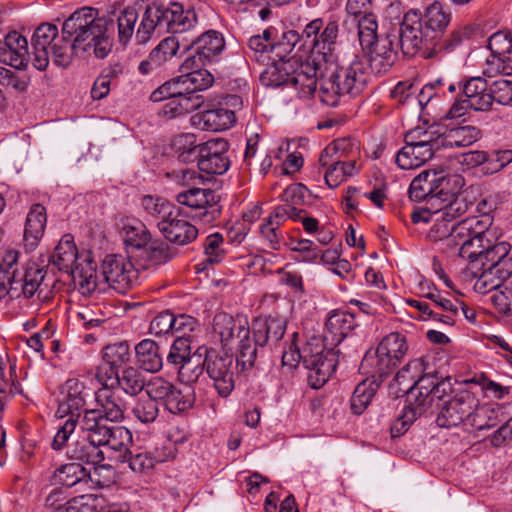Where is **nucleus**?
<instances>
[{"mask_svg": "<svg viewBox=\"0 0 512 512\" xmlns=\"http://www.w3.org/2000/svg\"><path fill=\"white\" fill-rule=\"evenodd\" d=\"M112 43L107 36V21L98 17L92 7H82L73 12L62 25V34L56 25L43 23L32 36V65L45 71L52 57L59 67L70 65L74 53L93 51L97 58H105L111 51Z\"/></svg>", "mask_w": 512, "mask_h": 512, "instance_id": "f257e3e1", "label": "nucleus"}, {"mask_svg": "<svg viewBox=\"0 0 512 512\" xmlns=\"http://www.w3.org/2000/svg\"><path fill=\"white\" fill-rule=\"evenodd\" d=\"M370 75L367 64L355 57L346 66L333 63L331 71L324 77L318 90V96L324 104L334 107L344 94L356 96L367 86Z\"/></svg>", "mask_w": 512, "mask_h": 512, "instance_id": "f03ea898", "label": "nucleus"}, {"mask_svg": "<svg viewBox=\"0 0 512 512\" xmlns=\"http://www.w3.org/2000/svg\"><path fill=\"white\" fill-rule=\"evenodd\" d=\"M51 262L60 271L72 277L83 295H92L97 289L101 290L96 264L88 255H78L76 246L68 235L64 236L55 247Z\"/></svg>", "mask_w": 512, "mask_h": 512, "instance_id": "7ed1b4c3", "label": "nucleus"}, {"mask_svg": "<svg viewBox=\"0 0 512 512\" xmlns=\"http://www.w3.org/2000/svg\"><path fill=\"white\" fill-rule=\"evenodd\" d=\"M87 393L84 384L78 379H68L61 390L56 415L59 418H68L59 426L54 436L52 447L61 450L68 442L70 436L76 429L81 411L86 404Z\"/></svg>", "mask_w": 512, "mask_h": 512, "instance_id": "20e7f679", "label": "nucleus"}, {"mask_svg": "<svg viewBox=\"0 0 512 512\" xmlns=\"http://www.w3.org/2000/svg\"><path fill=\"white\" fill-rule=\"evenodd\" d=\"M408 351L406 337L398 332L390 333L379 343L374 353L368 352L360 365V369L380 381L388 376L405 357Z\"/></svg>", "mask_w": 512, "mask_h": 512, "instance_id": "39448f33", "label": "nucleus"}, {"mask_svg": "<svg viewBox=\"0 0 512 512\" xmlns=\"http://www.w3.org/2000/svg\"><path fill=\"white\" fill-rule=\"evenodd\" d=\"M399 42L402 52L407 56L423 52L425 58H431L436 54L437 45L428 35L418 10L411 9L404 14L400 23Z\"/></svg>", "mask_w": 512, "mask_h": 512, "instance_id": "423d86ee", "label": "nucleus"}, {"mask_svg": "<svg viewBox=\"0 0 512 512\" xmlns=\"http://www.w3.org/2000/svg\"><path fill=\"white\" fill-rule=\"evenodd\" d=\"M300 352L303 366L308 370L310 386L314 389L322 387L336 369V353L332 350L325 351L323 344L317 339L307 342Z\"/></svg>", "mask_w": 512, "mask_h": 512, "instance_id": "0eeeda50", "label": "nucleus"}, {"mask_svg": "<svg viewBox=\"0 0 512 512\" xmlns=\"http://www.w3.org/2000/svg\"><path fill=\"white\" fill-rule=\"evenodd\" d=\"M451 182L457 188L464 185V179L458 175L447 176L442 171H422L412 180L409 187V197L417 202L426 200L429 209H432L441 200L444 190Z\"/></svg>", "mask_w": 512, "mask_h": 512, "instance_id": "6e6552de", "label": "nucleus"}, {"mask_svg": "<svg viewBox=\"0 0 512 512\" xmlns=\"http://www.w3.org/2000/svg\"><path fill=\"white\" fill-rule=\"evenodd\" d=\"M95 400L96 408L84 410L80 421L81 429H92V427L107 425L106 421L118 422L124 419L125 401L111 389L98 390Z\"/></svg>", "mask_w": 512, "mask_h": 512, "instance_id": "1a4fd4ad", "label": "nucleus"}, {"mask_svg": "<svg viewBox=\"0 0 512 512\" xmlns=\"http://www.w3.org/2000/svg\"><path fill=\"white\" fill-rule=\"evenodd\" d=\"M103 282H99L101 290L104 291V284L118 293L125 294L129 289L138 284L139 271L133 263L123 255L110 254L105 256L101 265Z\"/></svg>", "mask_w": 512, "mask_h": 512, "instance_id": "9d476101", "label": "nucleus"}, {"mask_svg": "<svg viewBox=\"0 0 512 512\" xmlns=\"http://www.w3.org/2000/svg\"><path fill=\"white\" fill-rule=\"evenodd\" d=\"M179 204L195 211L193 217L204 225L214 223L222 213L220 196L211 189L190 188L176 196Z\"/></svg>", "mask_w": 512, "mask_h": 512, "instance_id": "9b49d317", "label": "nucleus"}, {"mask_svg": "<svg viewBox=\"0 0 512 512\" xmlns=\"http://www.w3.org/2000/svg\"><path fill=\"white\" fill-rule=\"evenodd\" d=\"M204 366L219 396L226 398L234 389L233 357L204 349Z\"/></svg>", "mask_w": 512, "mask_h": 512, "instance_id": "f8f14e48", "label": "nucleus"}, {"mask_svg": "<svg viewBox=\"0 0 512 512\" xmlns=\"http://www.w3.org/2000/svg\"><path fill=\"white\" fill-rule=\"evenodd\" d=\"M477 405V397L469 390H461L440 408L436 424L441 428L466 427L472 409Z\"/></svg>", "mask_w": 512, "mask_h": 512, "instance_id": "ddd939ff", "label": "nucleus"}, {"mask_svg": "<svg viewBox=\"0 0 512 512\" xmlns=\"http://www.w3.org/2000/svg\"><path fill=\"white\" fill-rule=\"evenodd\" d=\"M228 150L229 143L223 138L210 139L201 143L197 159L198 168L207 174L225 173L230 166Z\"/></svg>", "mask_w": 512, "mask_h": 512, "instance_id": "4468645a", "label": "nucleus"}, {"mask_svg": "<svg viewBox=\"0 0 512 512\" xmlns=\"http://www.w3.org/2000/svg\"><path fill=\"white\" fill-rule=\"evenodd\" d=\"M213 331L223 348L232 350L239 340L249 334L250 328L247 318L243 316L233 317L227 313H219L214 316Z\"/></svg>", "mask_w": 512, "mask_h": 512, "instance_id": "2eb2a0df", "label": "nucleus"}, {"mask_svg": "<svg viewBox=\"0 0 512 512\" xmlns=\"http://www.w3.org/2000/svg\"><path fill=\"white\" fill-rule=\"evenodd\" d=\"M193 45L196 47V54L183 62L182 69L204 66L216 59L225 48V40L220 32L209 30L197 37Z\"/></svg>", "mask_w": 512, "mask_h": 512, "instance_id": "dca6fc26", "label": "nucleus"}, {"mask_svg": "<svg viewBox=\"0 0 512 512\" xmlns=\"http://www.w3.org/2000/svg\"><path fill=\"white\" fill-rule=\"evenodd\" d=\"M511 245L508 242L501 241L492 244L490 239L481 241V247L475 248V257L469 259V270L475 273L477 266L491 269H505Z\"/></svg>", "mask_w": 512, "mask_h": 512, "instance_id": "f3484780", "label": "nucleus"}, {"mask_svg": "<svg viewBox=\"0 0 512 512\" xmlns=\"http://www.w3.org/2000/svg\"><path fill=\"white\" fill-rule=\"evenodd\" d=\"M157 227L168 242L180 246L193 242L198 236V229L176 210L167 219L158 221Z\"/></svg>", "mask_w": 512, "mask_h": 512, "instance_id": "a211bd4d", "label": "nucleus"}, {"mask_svg": "<svg viewBox=\"0 0 512 512\" xmlns=\"http://www.w3.org/2000/svg\"><path fill=\"white\" fill-rule=\"evenodd\" d=\"M459 91L466 97L470 109L477 112H488L492 109L490 95V81L481 76L462 79L459 82Z\"/></svg>", "mask_w": 512, "mask_h": 512, "instance_id": "6ab92c4d", "label": "nucleus"}, {"mask_svg": "<svg viewBox=\"0 0 512 512\" xmlns=\"http://www.w3.org/2000/svg\"><path fill=\"white\" fill-rule=\"evenodd\" d=\"M82 431H91L92 439H96V443L100 448L106 447L116 452H119V460L122 461L124 456L128 453V445L132 441L131 432L122 426H108L100 425L92 427V429H81Z\"/></svg>", "mask_w": 512, "mask_h": 512, "instance_id": "aec40b11", "label": "nucleus"}, {"mask_svg": "<svg viewBox=\"0 0 512 512\" xmlns=\"http://www.w3.org/2000/svg\"><path fill=\"white\" fill-rule=\"evenodd\" d=\"M255 342L259 347H275L286 331V321L279 317H258L252 322Z\"/></svg>", "mask_w": 512, "mask_h": 512, "instance_id": "412c9836", "label": "nucleus"}, {"mask_svg": "<svg viewBox=\"0 0 512 512\" xmlns=\"http://www.w3.org/2000/svg\"><path fill=\"white\" fill-rule=\"evenodd\" d=\"M367 50L369 51V67L375 74L388 72L397 60V51L392 35L381 36Z\"/></svg>", "mask_w": 512, "mask_h": 512, "instance_id": "4be33fe9", "label": "nucleus"}, {"mask_svg": "<svg viewBox=\"0 0 512 512\" xmlns=\"http://www.w3.org/2000/svg\"><path fill=\"white\" fill-rule=\"evenodd\" d=\"M32 59L26 37L17 31L9 32L4 38L3 63L16 70H25Z\"/></svg>", "mask_w": 512, "mask_h": 512, "instance_id": "5701e85b", "label": "nucleus"}, {"mask_svg": "<svg viewBox=\"0 0 512 512\" xmlns=\"http://www.w3.org/2000/svg\"><path fill=\"white\" fill-rule=\"evenodd\" d=\"M421 20L428 35H431L437 45L452 20V13L449 7L439 1H434L421 13Z\"/></svg>", "mask_w": 512, "mask_h": 512, "instance_id": "b1692460", "label": "nucleus"}, {"mask_svg": "<svg viewBox=\"0 0 512 512\" xmlns=\"http://www.w3.org/2000/svg\"><path fill=\"white\" fill-rule=\"evenodd\" d=\"M83 432L86 433L85 436L79 437L67 445L66 455L73 460L97 465L104 460V452L96 443V439H92L91 431Z\"/></svg>", "mask_w": 512, "mask_h": 512, "instance_id": "393cba45", "label": "nucleus"}, {"mask_svg": "<svg viewBox=\"0 0 512 512\" xmlns=\"http://www.w3.org/2000/svg\"><path fill=\"white\" fill-rule=\"evenodd\" d=\"M433 157L432 152H429V148L421 146L416 141V133H407L405 137V145L396 155L397 165L404 170L414 169Z\"/></svg>", "mask_w": 512, "mask_h": 512, "instance_id": "a878e982", "label": "nucleus"}, {"mask_svg": "<svg viewBox=\"0 0 512 512\" xmlns=\"http://www.w3.org/2000/svg\"><path fill=\"white\" fill-rule=\"evenodd\" d=\"M165 29L172 34L184 33L197 24L194 10H184L180 3H172L169 7L162 6Z\"/></svg>", "mask_w": 512, "mask_h": 512, "instance_id": "bb28decb", "label": "nucleus"}, {"mask_svg": "<svg viewBox=\"0 0 512 512\" xmlns=\"http://www.w3.org/2000/svg\"><path fill=\"white\" fill-rule=\"evenodd\" d=\"M177 249L170 247L166 242L160 239H151L149 243L139 253L135 254V259L143 268H150L165 264L177 256Z\"/></svg>", "mask_w": 512, "mask_h": 512, "instance_id": "cd10ccee", "label": "nucleus"}, {"mask_svg": "<svg viewBox=\"0 0 512 512\" xmlns=\"http://www.w3.org/2000/svg\"><path fill=\"white\" fill-rule=\"evenodd\" d=\"M235 121V111L223 106L204 110L193 116V123L208 131L229 129Z\"/></svg>", "mask_w": 512, "mask_h": 512, "instance_id": "c85d7f7f", "label": "nucleus"}, {"mask_svg": "<svg viewBox=\"0 0 512 512\" xmlns=\"http://www.w3.org/2000/svg\"><path fill=\"white\" fill-rule=\"evenodd\" d=\"M47 223L46 208L37 203L31 206L25 222L24 246L34 250L42 239Z\"/></svg>", "mask_w": 512, "mask_h": 512, "instance_id": "c756f323", "label": "nucleus"}, {"mask_svg": "<svg viewBox=\"0 0 512 512\" xmlns=\"http://www.w3.org/2000/svg\"><path fill=\"white\" fill-rule=\"evenodd\" d=\"M452 228L447 248L463 259H473L475 248L481 247V240L473 239L463 220L454 223Z\"/></svg>", "mask_w": 512, "mask_h": 512, "instance_id": "7c9ffc66", "label": "nucleus"}, {"mask_svg": "<svg viewBox=\"0 0 512 512\" xmlns=\"http://www.w3.org/2000/svg\"><path fill=\"white\" fill-rule=\"evenodd\" d=\"M472 206L467 192L455 193L453 191H445L441 196V200L433 208L439 217L446 218L453 222L456 218L463 216Z\"/></svg>", "mask_w": 512, "mask_h": 512, "instance_id": "2f4dec72", "label": "nucleus"}, {"mask_svg": "<svg viewBox=\"0 0 512 512\" xmlns=\"http://www.w3.org/2000/svg\"><path fill=\"white\" fill-rule=\"evenodd\" d=\"M319 163L326 168L324 178L330 188H336L348 177L356 175L361 167L359 162L354 160L341 162L340 160L324 158L323 155H320Z\"/></svg>", "mask_w": 512, "mask_h": 512, "instance_id": "473e14b6", "label": "nucleus"}, {"mask_svg": "<svg viewBox=\"0 0 512 512\" xmlns=\"http://www.w3.org/2000/svg\"><path fill=\"white\" fill-rule=\"evenodd\" d=\"M135 361L138 368L156 373L163 367V353L157 342L143 339L135 346Z\"/></svg>", "mask_w": 512, "mask_h": 512, "instance_id": "72a5a7b5", "label": "nucleus"}, {"mask_svg": "<svg viewBox=\"0 0 512 512\" xmlns=\"http://www.w3.org/2000/svg\"><path fill=\"white\" fill-rule=\"evenodd\" d=\"M165 29L162 6L148 5L140 17L135 39L139 44H146L157 30Z\"/></svg>", "mask_w": 512, "mask_h": 512, "instance_id": "f704fd0d", "label": "nucleus"}, {"mask_svg": "<svg viewBox=\"0 0 512 512\" xmlns=\"http://www.w3.org/2000/svg\"><path fill=\"white\" fill-rule=\"evenodd\" d=\"M475 272L476 274H472L477 278L474 283V290L476 292L486 294L501 287H504L509 292L508 269H491L477 266Z\"/></svg>", "mask_w": 512, "mask_h": 512, "instance_id": "c9c22d12", "label": "nucleus"}, {"mask_svg": "<svg viewBox=\"0 0 512 512\" xmlns=\"http://www.w3.org/2000/svg\"><path fill=\"white\" fill-rule=\"evenodd\" d=\"M501 416L502 412L500 407L489 404L480 405L477 399V405L472 409V413L469 415L466 428L476 431L491 429L502 422L503 418Z\"/></svg>", "mask_w": 512, "mask_h": 512, "instance_id": "e433bc0d", "label": "nucleus"}, {"mask_svg": "<svg viewBox=\"0 0 512 512\" xmlns=\"http://www.w3.org/2000/svg\"><path fill=\"white\" fill-rule=\"evenodd\" d=\"M53 485L73 487L88 485L91 481L90 473L80 463H68L57 468L51 478Z\"/></svg>", "mask_w": 512, "mask_h": 512, "instance_id": "4c0bfd02", "label": "nucleus"}, {"mask_svg": "<svg viewBox=\"0 0 512 512\" xmlns=\"http://www.w3.org/2000/svg\"><path fill=\"white\" fill-rule=\"evenodd\" d=\"M122 235L125 244L131 248V253L135 258V254L143 249L152 239L150 231L139 220L127 219L123 223Z\"/></svg>", "mask_w": 512, "mask_h": 512, "instance_id": "58836bf2", "label": "nucleus"}, {"mask_svg": "<svg viewBox=\"0 0 512 512\" xmlns=\"http://www.w3.org/2000/svg\"><path fill=\"white\" fill-rule=\"evenodd\" d=\"M174 458V453L170 449L168 454H153L146 450H129L128 453L122 459V462H127L129 467L134 472H145L152 469L156 463H161Z\"/></svg>", "mask_w": 512, "mask_h": 512, "instance_id": "ea45409f", "label": "nucleus"}, {"mask_svg": "<svg viewBox=\"0 0 512 512\" xmlns=\"http://www.w3.org/2000/svg\"><path fill=\"white\" fill-rule=\"evenodd\" d=\"M324 158L340 160L341 162L354 160L358 162L360 149L358 142L354 138L344 137L333 140L321 152Z\"/></svg>", "mask_w": 512, "mask_h": 512, "instance_id": "a19ab883", "label": "nucleus"}, {"mask_svg": "<svg viewBox=\"0 0 512 512\" xmlns=\"http://www.w3.org/2000/svg\"><path fill=\"white\" fill-rule=\"evenodd\" d=\"M201 143L197 142V136L193 133H180L171 140V149L177 159L183 163L197 161L200 154Z\"/></svg>", "mask_w": 512, "mask_h": 512, "instance_id": "79ce46f5", "label": "nucleus"}, {"mask_svg": "<svg viewBox=\"0 0 512 512\" xmlns=\"http://www.w3.org/2000/svg\"><path fill=\"white\" fill-rule=\"evenodd\" d=\"M294 59L295 56L288 61H274L261 73V83L267 87L290 86L291 73L289 70L293 67L290 62Z\"/></svg>", "mask_w": 512, "mask_h": 512, "instance_id": "37998d69", "label": "nucleus"}, {"mask_svg": "<svg viewBox=\"0 0 512 512\" xmlns=\"http://www.w3.org/2000/svg\"><path fill=\"white\" fill-rule=\"evenodd\" d=\"M481 137V131L475 126L465 125L448 128L444 136V148H461L475 143Z\"/></svg>", "mask_w": 512, "mask_h": 512, "instance_id": "c03bdc74", "label": "nucleus"}, {"mask_svg": "<svg viewBox=\"0 0 512 512\" xmlns=\"http://www.w3.org/2000/svg\"><path fill=\"white\" fill-rule=\"evenodd\" d=\"M203 102L202 96L180 95L168 100L162 107V113L167 118H177L195 111Z\"/></svg>", "mask_w": 512, "mask_h": 512, "instance_id": "a18cd8bd", "label": "nucleus"}, {"mask_svg": "<svg viewBox=\"0 0 512 512\" xmlns=\"http://www.w3.org/2000/svg\"><path fill=\"white\" fill-rule=\"evenodd\" d=\"M333 63L326 60L325 56L320 55L318 52L310 51L309 55L304 61H300L299 67L294 71L301 73L308 78L320 79V84L324 77H327Z\"/></svg>", "mask_w": 512, "mask_h": 512, "instance_id": "49530a36", "label": "nucleus"}, {"mask_svg": "<svg viewBox=\"0 0 512 512\" xmlns=\"http://www.w3.org/2000/svg\"><path fill=\"white\" fill-rule=\"evenodd\" d=\"M201 67L202 66H195L193 68L184 69L187 72L181 75L182 84H184L188 96L192 94H194V96H201L198 92L209 88L214 81L212 74Z\"/></svg>", "mask_w": 512, "mask_h": 512, "instance_id": "de8ad7c7", "label": "nucleus"}, {"mask_svg": "<svg viewBox=\"0 0 512 512\" xmlns=\"http://www.w3.org/2000/svg\"><path fill=\"white\" fill-rule=\"evenodd\" d=\"M381 382L378 377L361 381L354 389L351 397V409L354 414L360 415L370 404Z\"/></svg>", "mask_w": 512, "mask_h": 512, "instance_id": "09e8293b", "label": "nucleus"}, {"mask_svg": "<svg viewBox=\"0 0 512 512\" xmlns=\"http://www.w3.org/2000/svg\"><path fill=\"white\" fill-rule=\"evenodd\" d=\"M322 29L320 35H318L319 38L316 41V46H312L310 51L318 52L320 55L325 56L326 60L333 63V51L338 39L339 25L337 21L332 20L325 27L323 26Z\"/></svg>", "mask_w": 512, "mask_h": 512, "instance_id": "8fccbe9b", "label": "nucleus"}, {"mask_svg": "<svg viewBox=\"0 0 512 512\" xmlns=\"http://www.w3.org/2000/svg\"><path fill=\"white\" fill-rule=\"evenodd\" d=\"M44 280V272L42 269L37 267H30L26 270L22 279L10 281L8 287H18L20 296L23 295L25 298H31L36 293L38 296L42 293L40 288Z\"/></svg>", "mask_w": 512, "mask_h": 512, "instance_id": "3c124183", "label": "nucleus"}, {"mask_svg": "<svg viewBox=\"0 0 512 512\" xmlns=\"http://www.w3.org/2000/svg\"><path fill=\"white\" fill-rule=\"evenodd\" d=\"M432 391L433 389L417 388L415 385H411L409 388H401V392L407 394L409 404L406 408L414 413L411 416L408 415L410 419L421 416L431 406L433 403Z\"/></svg>", "mask_w": 512, "mask_h": 512, "instance_id": "603ef678", "label": "nucleus"}, {"mask_svg": "<svg viewBox=\"0 0 512 512\" xmlns=\"http://www.w3.org/2000/svg\"><path fill=\"white\" fill-rule=\"evenodd\" d=\"M432 391L433 389L417 388L415 385H411L409 388H401V392L407 394L409 404L406 408L414 413L411 416L408 415L410 419L421 416L431 406L433 403Z\"/></svg>", "mask_w": 512, "mask_h": 512, "instance_id": "864d4df0", "label": "nucleus"}, {"mask_svg": "<svg viewBox=\"0 0 512 512\" xmlns=\"http://www.w3.org/2000/svg\"><path fill=\"white\" fill-rule=\"evenodd\" d=\"M326 330L338 341L342 340L356 326L354 315L346 311L332 312L325 323Z\"/></svg>", "mask_w": 512, "mask_h": 512, "instance_id": "5fc2aeb1", "label": "nucleus"}, {"mask_svg": "<svg viewBox=\"0 0 512 512\" xmlns=\"http://www.w3.org/2000/svg\"><path fill=\"white\" fill-rule=\"evenodd\" d=\"M236 364L242 371L251 369L258 355L262 352L263 347L255 342L254 337H250V333L237 343L236 347Z\"/></svg>", "mask_w": 512, "mask_h": 512, "instance_id": "6e6d98bb", "label": "nucleus"}, {"mask_svg": "<svg viewBox=\"0 0 512 512\" xmlns=\"http://www.w3.org/2000/svg\"><path fill=\"white\" fill-rule=\"evenodd\" d=\"M194 402L195 393L191 386H186L184 389H178L174 386L164 405L169 412L178 414L192 408Z\"/></svg>", "mask_w": 512, "mask_h": 512, "instance_id": "4d7b16f0", "label": "nucleus"}, {"mask_svg": "<svg viewBox=\"0 0 512 512\" xmlns=\"http://www.w3.org/2000/svg\"><path fill=\"white\" fill-rule=\"evenodd\" d=\"M140 368L127 366L119 372L118 384L126 394L137 395L139 394L146 385V379Z\"/></svg>", "mask_w": 512, "mask_h": 512, "instance_id": "13d9d810", "label": "nucleus"}, {"mask_svg": "<svg viewBox=\"0 0 512 512\" xmlns=\"http://www.w3.org/2000/svg\"><path fill=\"white\" fill-rule=\"evenodd\" d=\"M205 347H200L197 353L192 356L191 359L184 362V364L178 367V378L182 383L187 386L197 382L199 377L202 375L204 366V360L202 361V354H204Z\"/></svg>", "mask_w": 512, "mask_h": 512, "instance_id": "bf43d9fd", "label": "nucleus"}, {"mask_svg": "<svg viewBox=\"0 0 512 512\" xmlns=\"http://www.w3.org/2000/svg\"><path fill=\"white\" fill-rule=\"evenodd\" d=\"M353 22H356L358 27L359 42L363 50L371 48L376 40L380 37L377 35V20L376 16L369 13L362 16Z\"/></svg>", "mask_w": 512, "mask_h": 512, "instance_id": "052dcab7", "label": "nucleus"}, {"mask_svg": "<svg viewBox=\"0 0 512 512\" xmlns=\"http://www.w3.org/2000/svg\"><path fill=\"white\" fill-rule=\"evenodd\" d=\"M300 40L301 36L296 30L285 31L276 41L272 37L271 53L278 60L287 61L286 58L291 55Z\"/></svg>", "mask_w": 512, "mask_h": 512, "instance_id": "680f3d73", "label": "nucleus"}, {"mask_svg": "<svg viewBox=\"0 0 512 512\" xmlns=\"http://www.w3.org/2000/svg\"><path fill=\"white\" fill-rule=\"evenodd\" d=\"M139 14L134 7L128 6L122 9L117 16L118 38L123 44H127L135 31Z\"/></svg>", "mask_w": 512, "mask_h": 512, "instance_id": "e2e57ef3", "label": "nucleus"}, {"mask_svg": "<svg viewBox=\"0 0 512 512\" xmlns=\"http://www.w3.org/2000/svg\"><path fill=\"white\" fill-rule=\"evenodd\" d=\"M426 371L425 363L422 358H416L404 365L395 375L394 380L401 388H409L414 385L419 376Z\"/></svg>", "mask_w": 512, "mask_h": 512, "instance_id": "0e129e2a", "label": "nucleus"}, {"mask_svg": "<svg viewBox=\"0 0 512 512\" xmlns=\"http://www.w3.org/2000/svg\"><path fill=\"white\" fill-rule=\"evenodd\" d=\"M130 360L129 344L125 341L109 344L103 349V362L119 369Z\"/></svg>", "mask_w": 512, "mask_h": 512, "instance_id": "69168bd1", "label": "nucleus"}, {"mask_svg": "<svg viewBox=\"0 0 512 512\" xmlns=\"http://www.w3.org/2000/svg\"><path fill=\"white\" fill-rule=\"evenodd\" d=\"M480 216H468L463 219L468 231L473 239L482 240L489 239V227L492 225V217L483 208H480Z\"/></svg>", "mask_w": 512, "mask_h": 512, "instance_id": "338daca9", "label": "nucleus"}, {"mask_svg": "<svg viewBox=\"0 0 512 512\" xmlns=\"http://www.w3.org/2000/svg\"><path fill=\"white\" fill-rule=\"evenodd\" d=\"M491 104L512 106V80L499 78L490 81Z\"/></svg>", "mask_w": 512, "mask_h": 512, "instance_id": "774afa93", "label": "nucleus"}]
</instances>
